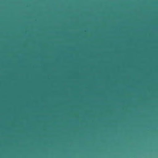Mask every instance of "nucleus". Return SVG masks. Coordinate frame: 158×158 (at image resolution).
<instances>
[{
  "instance_id": "f257e3e1",
  "label": "nucleus",
  "mask_w": 158,
  "mask_h": 158,
  "mask_svg": "<svg viewBox=\"0 0 158 158\" xmlns=\"http://www.w3.org/2000/svg\"><path fill=\"white\" fill-rule=\"evenodd\" d=\"M84 31V32H86V30H85V31Z\"/></svg>"
}]
</instances>
